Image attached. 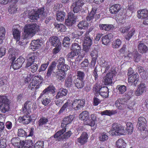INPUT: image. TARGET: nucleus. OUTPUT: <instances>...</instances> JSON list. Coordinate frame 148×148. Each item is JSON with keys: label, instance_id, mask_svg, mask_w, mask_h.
<instances>
[{"label": "nucleus", "instance_id": "obj_1", "mask_svg": "<svg viewBox=\"0 0 148 148\" xmlns=\"http://www.w3.org/2000/svg\"><path fill=\"white\" fill-rule=\"evenodd\" d=\"M55 88L54 86H49L41 93L39 98H42L41 101L44 105L46 106L50 102L51 100L49 97L50 95L55 93Z\"/></svg>", "mask_w": 148, "mask_h": 148}, {"label": "nucleus", "instance_id": "obj_2", "mask_svg": "<svg viewBox=\"0 0 148 148\" xmlns=\"http://www.w3.org/2000/svg\"><path fill=\"white\" fill-rule=\"evenodd\" d=\"M39 26L36 23L26 25L24 28V37L31 38L39 31Z\"/></svg>", "mask_w": 148, "mask_h": 148}, {"label": "nucleus", "instance_id": "obj_3", "mask_svg": "<svg viewBox=\"0 0 148 148\" xmlns=\"http://www.w3.org/2000/svg\"><path fill=\"white\" fill-rule=\"evenodd\" d=\"M43 8L39 9L37 11L32 10L28 14V16L31 22L36 21L40 17L43 18L46 16V13L44 12Z\"/></svg>", "mask_w": 148, "mask_h": 148}, {"label": "nucleus", "instance_id": "obj_4", "mask_svg": "<svg viewBox=\"0 0 148 148\" xmlns=\"http://www.w3.org/2000/svg\"><path fill=\"white\" fill-rule=\"evenodd\" d=\"M111 134L112 136H120L124 135L125 130L123 127L118 123H113L111 130Z\"/></svg>", "mask_w": 148, "mask_h": 148}, {"label": "nucleus", "instance_id": "obj_5", "mask_svg": "<svg viewBox=\"0 0 148 148\" xmlns=\"http://www.w3.org/2000/svg\"><path fill=\"white\" fill-rule=\"evenodd\" d=\"M9 109V100L6 96L0 95V111L5 113Z\"/></svg>", "mask_w": 148, "mask_h": 148}, {"label": "nucleus", "instance_id": "obj_6", "mask_svg": "<svg viewBox=\"0 0 148 148\" xmlns=\"http://www.w3.org/2000/svg\"><path fill=\"white\" fill-rule=\"evenodd\" d=\"M66 130L65 128H64L58 131L54 135V138H57V140L59 141L69 138L71 136L72 133L71 131H69L64 134L66 132Z\"/></svg>", "mask_w": 148, "mask_h": 148}, {"label": "nucleus", "instance_id": "obj_7", "mask_svg": "<svg viewBox=\"0 0 148 148\" xmlns=\"http://www.w3.org/2000/svg\"><path fill=\"white\" fill-rule=\"evenodd\" d=\"M72 108V101L71 100L68 99L62 107L58 113L60 114L65 111L67 112H69L71 110Z\"/></svg>", "mask_w": 148, "mask_h": 148}, {"label": "nucleus", "instance_id": "obj_8", "mask_svg": "<svg viewBox=\"0 0 148 148\" xmlns=\"http://www.w3.org/2000/svg\"><path fill=\"white\" fill-rule=\"evenodd\" d=\"M24 61L25 59L23 57H19L14 62H12L11 67H12L14 70L18 69L21 66Z\"/></svg>", "mask_w": 148, "mask_h": 148}, {"label": "nucleus", "instance_id": "obj_9", "mask_svg": "<svg viewBox=\"0 0 148 148\" xmlns=\"http://www.w3.org/2000/svg\"><path fill=\"white\" fill-rule=\"evenodd\" d=\"M34 104L31 101H26L23 108L22 112L25 114H30Z\"/></svg>", "mask_w": 148, "mask_h": 148}, {"label": "nucleus", "instance_id": "obj_10", "mask_svg": "<svg viewBox=\"0 0 148 148\" xmlns=\"http://www.w3.org/2000/svg\"><path fill=\"white\" fill-rule=\"evenodd\" d=\"M84 102L83 100L74 99L72 103V107L75 110H77L83 107Z\"/></svg>", "mask_w": 148, "mask_h": 148}, {"label": "nucleus", "instance_id": "obj_11", "mask_svg": "<svg viewBox=\"0 0 148 148\" xmlns=\"http://www.w3.org/2000/svg\"><path fill=\"white\" fill-rule=\"evenodd\" d=\"M82 1L78 0L74 2L72 5L73 7V11L74 13H77L80 11L82 7L84 5Z\"/></svg>", "mask_w": 148, "mask_h": 148}, {"label": "nucleus", "instance_id": "obj_12", "mask_svg": "<svg viewBox=\"0 0 148 148\" xmlns=\"http://www.w3.org/2000/svg\"><path fill=\"white\" fill-rule=\"evenodd\" d=\"M68 17L67 19L66 20V25L68 26H71L75 22V16L72 13L69 12Z\"/></svg>", "mask_w": 148, "mask_h": 148}, {"label": "nucleus", "instance_id": "obj_13", "mask_svg": "<svg viewBox=\"0 0 148 148\" xmlns=\"http://www.w3.org/2000/svg\"><path fill=\"white\" fill-rule=\"evenodd\" d=\"M146 86L145 84L141 83L138 85L137 89L135 92V94L137 96H139L146 91Z\"/></svg>", "mask_w": 148, "mask_h": 148}, {"label": "nucleus", "instance_id": "obj_14", "mask_svg": "<svg viewBox=\"0 0 148 148\" xmlns=\"http://www.w3.org/2000/svg\"><path fill=\"white\" fill-rule=\"evenodd\" d=\"M89 114L87 111L82 112L79 115V118L81 120L83 121L86 125L89 123Z\"/></svg>", "mask_w": 148, "mask_h": 148}, {"label": "nucleus", "instance_id": "obj_15", "mask_svg": "<svg viewBox=\"0 0 148 148\" xmlns=\"http://www.w3.org/2000/svg\"><path fill=\"white\" fill-rule=\"evenodd\" d=\"M114 74L112 73H108L103 78V82L105 85L111 84L112 83V79Z\"/></svg>", "mask_w": 148, "mask_h": 148}, {"label": "nucleus", "instance_id": "obj_16", "mask_svg": "<svg viewBox=\"0 0 148 148\" xmlns=\"http://www.w3.org/2000/svg\"><path fill=\"white\" fill-rule=\"evenodd\" d=\"M24 114L23 116L19 118V122L25 124H27L31 122L32 119L29 114Z\"/></svg>", "mask_w": 148, "mask_h": 148}, {"label": "nucleus", "instance_id": "obj_17", "mask_svg": "<svg viewBox=\"0 0 148 148\" xmlns=\"http://www.w3.org/2000/svg\"><path fill=\"white\" fill-rule=\"evenodd\" d=\"M41 43L39 39L33 40L30 44L31 48L33 51H35L41 47Z\"/></svg>", "mask_w": 148, "mask_h": 148}, {"label": "nucleus", "instance_id": "obj_18", "mask_svg": "<svg viewBox=\"0 0 148 148\" xmlns=\"http://www.w3.org/2000/svg\"><path fill=\"white\" fill-rule=\"evenodd\" d=\"M138 50L139 52L141 53H146L148 48L146 45L143 42L141 41L138 42Z\"/></svg>", "mask_w": 148, "mask_h": 148}, {"label": "nucleus", "instance_id": "obj_19", "mask_svg": "<svg viewBox=\"0 0 148 148\" xmlns=\"http://www.w3.org/2000/svg\"><path fill=\"white\" fill-rule=\"evenodd\" d=\"M74 118V115H70L65 117L61 124V126L65 127L67 125L70 123Z\"/></svg>", "mask_w": 148, "mask_h": 148}, {"label": "nucleus", "instance_id": "obj_20", "mask_svg": "<svg viewBox=\"0 0 148 148\" xmlns=\"http://www.w3.org/2000/svg\"><path fill=\"white\" fill-rule=\"evenodd\" d=\"M49 42L51 45L54 47L57 46H59L61 43L60 42L59 39L56 36H53L49 38Z\"/></svg>", "mask_w": 148, "mask_h": 148}, {"label": "nucleus", "instance_id": "obj_21", "mask_svg": "<svg viewBox=\"0 0 148 148\" xmlns=\"http://www.w3.org/2000/svg\"><path fill=\"white\" fill-rule=\"evenodd\" d=\"M113 37V35L111 34L103 36L102 38V43L105 45H108L110 42V39Z\"/></svg>", "mask_w": 148, "mask_h": 148}, {"label": "nucleus", "instance_id": "obj_22", "mask_svg": "<svg viewBox=\"0 0 148 148\" xmlns=\"http://www.w3.org/2000/svg\"><path fill=\"white\" fill-rule=\"evenodd\" d=\"M8 54L9 59L12 62L14 61L16 58V51L15 49L13 48H10L8 50Z\"/></svg>", "mask_w": 148, "mask_h": 148}, {"label": "nucleus", "instance_id": "obj_23", "mask_svg": "<svg viewBox=\"0 0 148 148\" xmlns=\"http://www.w3.org/2000/svg\"><path fill=\"white\" fill-rule=\"evenodd\" d=\"M138 17L139 18L143 19L148 16V11L147 9H143L138 11Z\"/></svg>", "mask_w": 148, "mask_h": 148}, {"label": "nucleus", "instance_id": "obj_24", "mask_svg": "<svg viewBox=\"0 0 148 148\" xmlns=\"http://www.w3.org/2000/svg\"><path fill=\"white\" fill-rule=\"evenodd\" d=\"M88 139V135L87 133L83 132L80 137L78 139L77 142L82 145H84L87 142Z\"/></svg>", "mask_w": 148, "mask_h": 148}, {"label": "nucleus", "instance_id": "obj_25", "mask_svg": "<svg viewBox=\"0 0 148 148\" xmlns=\"http://www.w3.org/2000/svg\"><path fill=\"white\" fill-rule=\"evenodd\" d=\"M138 124L139 125L138 128L141 130H144L145 129V119L144 117H140L138 119Z\"/></svg>", "mask_w": 148, "mask_h": 148}, {"label": "nucleus", "instance_id": "obj_26", "mask_svg": "<svg viewBox=\"0 0 148 148\" xmlns=\"http://www.w3.org/2000/svg\"><path fill=\"white\" fill-rule=\"evenodd\" d=\"M120 8V6L119 4H115L112 5L110 8V11L112 14H115L119 12Z\"/></svg>", "mask_w": 148, "mask_h": 148}, {"label": "nucleus", "instance_id": "obj_27", "mask_svg": "<svg viewBox=\"0 0 148 148\" xmlns=\"http://www.w3.org/2000/svg\"><path fill=\"white\" fill-rule=\"evenodd\" d=\"M126 103L125 99H119L116 101L115 105L118 109H121Z\"/></svg>", "mask_w": 148, "mask_h": 148}, {"label": "nucleus", "instance_id": "obj_28", "mask_svg": "<svg viewBox=\"0 0 148 148\" xmlns=\"http://www.w3.org/2000/svg\"><path fill=\"white\" fill-rule=\"evenodd\" d=\"M56 66V63L55 62H53L51 65L49 67L47 73V76L48 77H50L51 74L53 73H55L54 70L55 69Z\"/></svg>", "mask_w": 148, "mask_h": 148}, {"label": "nucleus", "instance_id": "obj_29", "mask_svg": "<svg viewBox=\"0 0 148 148\" xmlns=\"http://www.w3.org/2000/svg\"><path fill=\"white\" fill-rule=\"evenodd\" d=\"M108 89L107 87L103 86L101 88L100 91L98 93L101 96L104 98L108 97Z\"/></svg>", "mask_w": 148, "mask_h": 148}, {"label": "nucleus", "instance_id": "obj_30", "mask_svg": "<svg viewBox=\"0 0 148 148\" xmlns=\"http://www.w3.org/2000/svg\"><path fill=\"white\" fill-rule=\"evenodd\" d=\"M33 79L37 84V85L36 87V89L38 88L43 81L42 77L40 75H38L34 76Z\"/></svg>", "mask_w": 148, "mask_h": 148}, {"label": "nucleus", "instance_id": "obj_31", "mask_svg": "<svg viewBox=\"0 0 148 148\" xmlns=\"http://www.w3.org/2000/svg\"><path fill=\"white\" fill-rule=\"evenodd\" d=\"M116 148H125L126 143L122 139H119L116 142Z\"/></svg>", "mask_w": 148, "mask_h": 148}, {"label": "nucleus", "instance_id": "obj_32", "mask_svg": "<svg viewBox=\"0 0 148 148\" xmlns=\"http://www.w3.org/2000/svg\"><path fill=\"white\" fill-rule=\"evenodd\" d=\"M12 31L14 38L18 42L20 39L21 32L16 29H13Z\"/></svg>", "mask_w": 148, "mask_h": 148}, {"label": "nucleus", "instance_id": "obj_33", "mask_svg": "<svg viewBox=\"0 0 148 148\" xmlns=\"http://www.w3.org/2000/svg\"><path fill=\"white\" fill-rule=\"evenodd\" d=\"M67 92L68 91L66 89H60L55 97L56 99H57L62 97L64 96H66Z\"/></svg>", "mask_w": 148, "mask_h": 148}, {"label": "nucleus", "instance_id": "obj_34", "mask_svg": "<svg viewBox=\"0 0 148 148\" xmlns=\"http://www.w3.org/2000/svg\"><path fill=\"white\" fill-rule=\"evenodd\" d=\"M89 123H88V125L91 126H94L97 121L96 115L95 114H92L90 115V118H89Z\"/></svg>", "mask_w": 148, "mask_h": 148}, {"label": "nucleus", "instance_id": "obj_35", "mask_svg": "<svg viewBox=\"0 0 148 148\" xmlns=\"http://www.w3.org/2000/svg\"><path fill=\"white\" fill-rule=\"evenodd\" d=\"M27 62L25 66V68H28L35 62V56H34L28 55L27 57Z\"/></svg>", "mask_w": 148, "mask_h": 148}, {"label": "nucleus", "instance_id": "obj_36", "mask_svg": "<svg viewBox=\"0 0 148 148\" xmlns=\"http://www.w3.org/2000/svg\"><path fill=\"white\" fill-rule=\"evenodd\" d=\"M71 50L75 52L78 55L81 51V47L78 43H74L72 45Z\"/></svg>", "mask_w": 148, "mask_h": 148}, {"label": "nucleus", "instance_id": "obj_37", "mask_svg": "<svg viewBox=\"0 0 148 148\" xmlns=\"http://www.w3.org/2000/svg\"><path fill=\"white\" fill-rule=\"evenodd\" d=\"M110 63L109 62L104 61L100 64V66L101 67L102 70H105V72H106L110 68Z\"/></svg>", "mask_w": 148, "mask_h": 148}, {"label": "nucleus", "instance_id": "obj_38", "mask_svg": "<svg viewBox=\"0 0 148 148\" xmlns=\"http://www.w3.org/2000/svg\"><path fill=\"white\" fill-rule=\"evenodd\" d=\"M23 147L24 148H32L33 147V143L32 140H26L25 141H23Z\"/></svg>", "mask_w": 148, "mask_h": 148}, {"label": "nucleus", "instance_id": "obj_39", "mask_svg": "<svg viewBox=\"0 0 148 148\" xmlns=\"http://www.w3.org/2000/svg\"><path fill=\"white\" fill-rule=\"evenodd\" d=\"M96 11L97 8H96L94 7L92 8L91 11L86 17L87 21H90L94 18V16L96 14Z\"/></svg>", "mask_w": 148, "mask_h": 148}, {"label": "nucleus", "instance_id": "obj_40", "mask_svg": "<svg viewBox=\"0 0 148 148\" xmlns=\"http://www.w3.org/2000/svg\"><path fill=\"white\" fill-rule=\"evenodd\" d=\"M6 32L5 29L3 27H0V44H1L3 42L5 38V35Z\"/></svg>", "mask_w": 148, "mask_h": 148}, {"label": "nucleus", "instance_id": "obj_41", "mask_svg": "<svg viewBox=\"0 0 148 148\" xmlns=\"http://www.w3.org/2000/svg\"><path fill=\"white\" fill-rule=\"evenodd\" d=\"M117 112L116 110H106L101 112V114L102 115H106L108 116H111L117 113Z\"/></svg>", "mask_w": 148, "mask_h": 148}, {"label": "nucleus", "instance_id": "obj_42", "mask_svg": "<svg viewBox=\"0 0 148 148\" xmlns=\"http://www.w3.org/2000/svg\"><path fill=\"white\" fill-rule=\"evenodd\" d=\"M56 74L57 75V79L63 81L65 78L66 74L64 72L58 71L56 72Z\"/></svg>", "mask_w": 148, "mask_h": 148}, {"label": "nucleus", "instance_id": "obj_43", "mask_svg": "<svg viewBox=\"0 0 148 148\" xmlns=\"http://www.w3.org/2000/svg\"><path fill=\"white\" fill-rule=\"evenodd\" d=\"M56 20L59 21H62L64 20L65 17V13L60 11L57 13L56 15Z\"/></svg>", "mask_w": 148, "mask_h": 148}, {"label": "nucleus", "instance_id": "obj_44", "mask_svg": "<svg viewBox=\"0 0 148 148\" xmlns=\"http://www.w3.org/2000/svg\"><path fill=\"white\" fill-rule=\"evenodd\" d=\"M139 75L138 73H136L135 74L132 75L128 78V81L130 82H134L138 79Z\"/></svg>", "mask_w": 148, "mask_h": 148}, {"label": "nucleus", "instance_id": "obj_45", "mask_svg": "<svg viewBox=\"0 0 148 148\" xmlns=\"http://www.w3.org/2000/svg\"><path fill=\"white\" fill-rule=\"evenodd\" d=\"M126 129L129 134H131L133 131V125L130 122H127L126 123Z\"/></svg>", "mask_w": 148, "mask_h": 148}, {"label": "nucleus", "instance_id": "obj_46", "mask_svg": "<svg viewBox=\"0 0 148 148\" xmlns=\"http://www.w3.org/2000/svg\"><path fill=\"white\" fill-rule=\"evenodd\" d=\"M75 86L78 88H82L84 86V83L83 80L77 78L75 81Z\"/></svg>", "mask_w": 148, "mask_h": 148}, {"label": "nucleus", "instance_id": "obj_47", "mask_svg": "<svg viewBox=\"0 0 148 148\" xmlns=\"http://www.w3.org/2000/svg\"><path fill=\"white\" fill-rule=\"evenodd\" d=\"M88 26V24L85 21H83L80 22L78 25L79 28L80 29H85Z\"/></svg>", "mask_w": 148, "mask_h": 148}, {"label": "nucleus", "instance_id": "obj_48", "mask_svg": "<svg viewBox=\"0 0 148 148\" xmlns=\"http://www.w3.org/2000/svg\"><path fill=\"white\" fill-rule=\"evenodd\" d=\"M121 42L120 39H117L113 42L112 43V47L114 49L119 48L121 45Z\"/></svg>", "mask_w": 148, "mask_h": 148}, {"label": "nucleus", "instance_id": "obj_49", "mask_svg": "<svg viewBox=\"0 0 148 148\" xmlns=\"http://www.w3.org/2000/svg\"><path fill=\"white\" fill-rule=\"evenodd\" d=\"M101 86L99 84H97L94 86L93 90L95 91V95L97 96L98 95V93L101 88Z\"/></svg>", "mask_w": 148, "mask_h": 148}, {"label": "nucleus", "instance_id": "obj_50", "mask_svg": "<svg viewBox=\"0 0 148 148\" xmlns=\"http://www.w3.org/2000/svg\"><path fill=\"white\" fill-rule=\"evenodd\" d=\"M116 88L118 90L119 93L121 94H123L127 90L126 87L124 85H118L117 86Z\"/></svg>", "mask_w": 148, "mask_h": 148}, {"label": "nucleus", "instance_id": "obj_51", "mask_svg": "<svg viewBox=\"0 0 148 148\" xmlns=\"http://www.w3.org/2000/svg\"><path fill=\"white\" fill-rule=\"evenodd\" d=\"M17 9V8L15 5H11L9 7L8 10L10 13H15L16 12Z\"/></svg>", "mask_w": 148, "mask_h": 148}, {"label": "nucleus", "instance_id": "obj_52", "mask_svg": "<svg viewBox=\"0 0 148 148\" xmlns=\"http://www.w3.org/2000/svg\"><path fill=\"white\" fill-rule=\"evenodd\" d=\"M18 142H20V141L18 137H14L11 140V143L14 146L15 148H18V146L16 145V144H18Z\"/></svg>", "mask_w": 148, "mask_h": 148}, {"label": "nucleus", "instance_id": "obj_53", "mask_svg": "<svg viewBox=\"0 0 148 148\" xmlns=\"http://www.w3.org/2000/svg\"><path fill=\"white\" fill-rule=\"evenodd\" d=\"M58 70L60 71L65 72L69 69V67L67 65L64 64L61 66L59 68H58Z\"/></svg>", "mask_w": 148, "mask_h": 148}, {"label": "nucleus", "instance_id": "obj_54", "mask_svg": "<svg viewBox=\"0 0 148 148\" xmlns=\"http://www.w3.org/2000/svg\"><path fill=\"white\" fill-rule=\"evenodd\" d=\"M48 122V119L45 117L41 118L39 121V125L40 126H42L43 125L46 124Z\"/></svg>", "mask_w": 148, "mask_h": 148}, {"label": "nucleus", "instance_id": "obj_55", "mask_svg": "<svg viewBox=\"0 0 148 148\" xmlns=\"http://www.w3.org/2000/svg\"><path fill=\"white\" fill-rule=\"evenodd\" d=\"M17 134L18 136L21 137L27 136L25 130L22 129H19L18 130Z\"/></svg>", "mask_w": 148, "mask_h": 148}, {"label": "nucleus", "instance_id": "obj_56", "mask_svg": "<svg viewBox=\"0 0 148 148\" xmlns=\"http://www.w3.org/2000/svg\"><path fill=\"white\" fill-rule=\"evenodd\" d=\"M135 29L134 28H132L129 32L127 35L126 36L125 38L127 40H129L134 35L135 33Z\"/></svg>", "mask_w": 148, "mask_h": 148}, {"label": "nucleus", "instance_id": "obj_57", "mask_svg": "<svg viewBox=\"0 0 148 148\" xmlns=\"http://www.w3.org/2000/svg\"><path fill=\"white\" fill-rule=\"evenodd\" d=\"M65 60L64 58L63 57L60 58L57 60V62H56V64H58L57 68H59L61 66L65 64Z\"/></svg>", "mask_w": 148, "mask_h": 148}, {"label": "nucleus", "instance_id": "obj_58", "mask_svg": "<svg viewBox=\"0 0 148 148\" xmlns=\"http://www.w3.org/2000/svg\"><path fill=\"white\" fill-rule=\"evenodd\" d=\"M77 78L79 79L83 80L85 76L84 73L80 71H78L77 74Z\"/></svg>", "mask_w": 148, "mask_h": 148}, {"label": "nucleus", "instance_id": "obj_59", "mask_svg": "<svg viewBox=\"0 0 148 148\" xmlns=\"http://www.w3.org/2000/svg\"><path fill=\"white\" fill-rule=\"evenodd\" d=\"M99 138L101 141H104L108 140V137L106 133H103L100 135Z\"/></svg>", "mask_w": 148, "mask_h": 148}, {"label": "nucleus", "instance_id": "obj_60", "mask_svg": "<svg viewBox=\"0 0 148 148\" xmlns=\"http://www.w3.org/2000/svg\"><path fill=\"white\" fill-rule=\"evenodd\" d=\"M70 42V39L68 37H65L63 40V45L65 47L69 46Z\"/></svg>", "mask_w": 148, "mask_h": 148}, {"label": "nucleus", "instance_id": "obj_61", "mask_svg": "<svg viewBox=\"0 0 148 148\" xmlns=\"http://www.w3.org/2000/svg\"><path fill=\"white\" fill-rule=\"evenodd\" d=\"M84 44L91 45L92 44V40L89 37L86 36L85 38Z\"/></svg>", "mask_w": 148, "mask_h": 148}, {"label": "nucleus", "instance_id": "obj_62", "mask_svg": "<svg viewBox=\"0 0 148 148\" xmlns=\"http://www.w3.org/2000/svg\"><path fill=\"white\" fill-rule=\"evenodd\" d=\"M56 27L61 32H64L66 30L65 27L62 24H58L56 25Z\"/></svg>", "mask_w": 148, "mask_h": 148}, {"label": "nucleus", "instance_id": "obj_63", "mask_svg": "<svg viewBox=\"0 0 148 148\" xmlns=\"http://www.w3.org/2000/svg\"><path fill=\"white\" fill-rule=\"evenodd\" d=\"M73 82L71 78H67L66 80L65 85L67 87H70L73 85Z\"/></svg>", "mask_w": 148, "mask_h": 148}, {"label": "nucleus", "instance_id": "obj_64", "mask_svg": "<svg viewBox=\"0 0 148 148\" xmlns=\"http://www.w3.org/2000/svg\"><path fill=\"white\" fill-rule=\"evenodd\" d=\"M34 148H43V142L39 141L36 143L34 145Z\"/></svg>", "mask_w": 148, "mask_h": 148}]
</instances>
